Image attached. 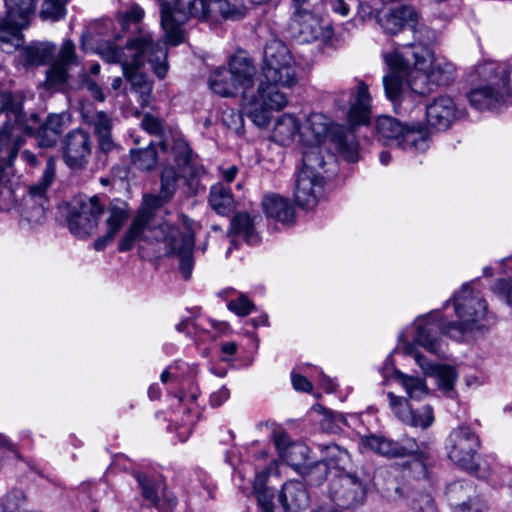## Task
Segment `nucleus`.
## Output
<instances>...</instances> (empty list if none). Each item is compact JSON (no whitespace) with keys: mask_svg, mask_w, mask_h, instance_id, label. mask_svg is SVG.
Listing matches in <instances>:
<instances>
[{"mask_svg":"<svg viewBox=\"0 0 512 512\" xmlns=\"http://www.w3.org/2000/svg\"><path fill=\"white\" fill-rule=\"evenodd\" d=\"M130 159L132 165L140 171H151L158 162L156 144L150 142L145 148L131 149Z\"/></svg>","mask_w":512,"mask_h":512,"instance_id":"44","label":"nucleus"},{"mask_svg":"<svg viewBox=\"0 0 512 512\" xmlns=\"http://www.w3.org/2000/svg\"><path fill=\"white\" fill-rule=\"evenodd\" d=\"M479 448V437L467 426L453 429L446 440L447 454L454 464L480 478H486L488 474L479 472L476 463Z\"/></svg>","mask_w":512,"mask_h":512,"instance_id":"12","label":"nucleus"},{"mask_svg":"<svg viewBox=\"0 0 512 512\" xmlns=\"http://www.w3.org/2000/svg\"><path fill=\"white\" fill-rule=\"evenodd\" d=\"M457 117L456 104L449 96H439L426 106L427 122L437 130L448 129Z\"/></svg>","mask_w":512,"mask_h":512,"instance_id":"26","label":"nucleus"},{"mask_svg":"<svg viewBox=\"0 0 512 512\" xmlns=\"http://www.w3.org/2000/svg\"><path fill=\"white\" fill-rule=\"evenodd\" d=\"M172 153L177 165L182 169L181 176L185 178L191 191L197 193L200 179L205 174L204 167L197 162L188 143L182 138L174 140Z\"/></svg>","mask_w":512,"mask_h":512,"instance_id":"20","label":"nucleus"},{"mask_svg":"<svg viewBox=\"0 0 512 512\" xmlns=\"http://www.w3.org/2000/svg\"><path fill=\"white\" fill-rule=\"evenodd\" d=\"M366 489L363 482L354 474H335L329 480L328 496L342 509H354L365 499Z\"/></svg>","mask_w":512,"mask_h":512,"instance_id":"14","label":"nucleus"},{"mask_svg":"<svg viewBox=\"0 0 512 512\" xmlns=\"http://www.w3.org/2000/svg\"><path fill=\"white\" fill-rule=\"evenodd\" d=\"M330 120L322 113H311L300 132L303 143L328 144L330 141ZM337 151L349 162L358 159V144L351 132L341 133L339 137L331 139Z\"/></svg>","mask_w":512,"mask_h":512,"instance_id":"10","label":"nucleus"},{"mask_svg":"<svg viewBox=\"0 0 512 512\" xmlns=\"http://www.w3.org/2000/svg\"><path fill=\"white\" fill-rule=\"evenodd\" d=\"M278 501L286 511L298 512L309 505V496L302 482L288 481L283 485Z\"/></svg>","mask_w":512,"mask_h":512,"instance_id":"30","label":"nucleus"},{"mask_svg":"<svg viewBox=\"0 0 512 512\" xmlns=\"http://www.w3.org/2000/svg\"><path fill=\"white\" fill-rule=\"evenodd\" d=\"M323 187V176L311 173L310 170H300L295 183V200L301 207L312 208Z\"/></svg>","mask_w":512,"mask_h":512,"instance_id":"24","label":"nucleus"},{"mask_svg":"<svg viewBox=\"0 0 512 512\" xmlns=\"http://www.w3.org/2000/svg\"><path fill=\"white\" fill-rule=\"evenodd\" d=\"M387 398L389 400L390 408L403 423L421 428H427L433 423L434 416L431 406L425 405L420 409L413 410L410 407L408 400L403 397H399L392 392H388Z\"/></svg>","mask_w":512,"mask_h":512,"instance_id":"21","label":"nucleus"},{"mask_svg":"<svg viewBox=\"0 0 512 512\" xmlns=\"http://www.w3.org/2000/svg\"><path fill=\"white\" fill-rule=\"evenodd\" d=\"M268 478L269 472L267 470L257 473L253 482V492L263 512H274L275 494L267 485Z\"/></svg>","mask_w":512,"mask_h":512,"instance_id":"37","label":"nucleus"},{"mask_svg":"<svg viewBox=\"0 0 512 512\" xmlns=\"http://www.w3.org/2000/svg\"><path fill=\"white\" fill-rule=\"evenodd\" d=\"M300 126L298 120L290 114L282 115L276 122L272 139L282 146L291 144L297 135L300 134Z\"/></svg>","mask_w":512,"mask_h":512,"instance_id":"36","label":"nucleus"},{"mask_svg":"<svg viewBox=\"0 0 512 512\" xmlns=\"http://www.w3.org/2000/svg\"><path fill=\"white\" fill-rule=\"evenodd\" d=\"M363 449L371 450L379 455L387 457H399L398 442L383 436L371 434L361 437Z\"/></svg>","mask_w":512,"mask_h":512,"instance_id":"42","label":"nucleus"},{"mask_svg":"<svg viewBox=\"0 0 512 512\" xmlns=\"http://www.w3.org/2000/svg\"><path fill=\"white\" fill-rule=\"evenodd\" d=\"M328 144L303 143V164L300 170H310L311 173L323 174L327 160L333 156L327 152Z\"/></svg>","mask_w":512,"mask_h":512,"instance_id":"33","label":"nucleus"},{"mask_svg":"<svg viewBox=\"0 0 512 512\" xmlns=\"http://www.w3.org/2000/svg\"><path fill=\"white\" fill-rule=\"evenodd\" d=\"M276 75L269 73V67H262V80L257 89V97H246L245 114L259 128L268 126L273 111L283 109L287 103V96L280 88H291L297 81L296 65H289V69L279 67Z\"/></svg>","mask_w":512,"mask_h":512,"instance_id":"3","label":"nucleus"},{"mask_svg":"<svg viewBox=\"0 0 512 512\" xmlns=\"http://www.w3.org/2000/svg\"><path fill=\"white\" fill-rule=\"evenodd\" d=\"M57 62L67 67L76 62L75 46L71 40H66L63 42Z\"/></svg>","mask_w":512,"mask_h":512,"instance_id":"58","label":"nucleus"},{"mask_svg":"<svg viewBox=\"0 0 512 512\" xmlns=\"http://www.w3.org/2000/svg\"><path fill=\"white\" fill-rule=\"evenodd\" d=\"M427 73L430 77V82L434 86L448 85L454 79L455 67L452 63L445 60H435L432 55Z\"/></svg>","mask_w":512,"mask_h":512,"instance_id":"43","label":"nucleus"},{"mask_svg":"<svg viewBox=\"0 0 512 512\" xmlns=\"http://www.w3.org/2000/svg\"><path fill=\"white\" fill-rule=\"evenodd\" d=\"M476 74L481 84L467 94L472 107L485 110L506 102L512 104V66L485 62L477 66Z\"/></svg>","mask_w":512,"mask_h":512,"instance_id":"5","label":"nucleus"},{"mask_svg":"<svg viewBox=\"0 0 512 512\" xmlns=\"http://www.w3.org/2000/svg\"><path fill=\"white\" fill-rule=\"evenodd\" d=\"M394 378L411 399L421 400L428 394L425 381L419 377L410 376L397 370L394 373Z\"/></svg>","mask_w":512,"mask_h":512,"instance_id":"45","label":"nucleus"},{"mask_svg":"<svg viewBox=\"0 0 512 512\" xmlns=\"http://www.w3.org/2000/svg\"><path fill=\"white\" fill-rule=\"evenodd\" d=\"M291 17L312 12L311 0H290Z\"/></svg>","mask_w":512,"mask_h":512,"instance_id":"63","label":"nucleus"},{"mask_svg":"<svg viewBox=\"0 0 512 512\" xmlns=\"http://www.w3.org/2000/svg\"><path fill=\"white\" fill-rule=\"evenodd\" d=\"M376 133L385 145L400 147L411 152H424L429 148L430 138L421 125L405 126L390 116H379Z\"/></svg>","mask_w":512,"mask_h":512,"instance_id":"8","label":"nucleus"},{"mask_svg":"<svg viewBox=\"0 0 512 512\" xmlns=\"http://www.w3.org/2000/svg\"><path fill=\"white\" fill-rule=\"evenodd\" d=\"M261 207L265 215L273 218L283 224H291L294 221L295 214L291 204L284 197L268 193L264 195Z\"/></svg>","mask_w":512,"mask_h":512,"instance_id":"32","label":"nucleus"},{"mask_svg":"<svg viewBox=\"0 0 512 512\" xmlns=\"http://www.w3.org/2000/svg\"><path fill=\"white\" fill-rule=\"evenodd\" d=\"M44 124L47 126L48 130H51L60 136L65 127V115L51 114L47 117Z\"/></svg>","mask_w":512,"mask_h":512,"instance_id":"62","label":"nucleus"},{"mask_svg":"<svg viewBox=\"0 0 512 512\" xmlns=\"http://www.w3.org/2000/svg\"><path fill=\"white\" fill-rule=\"evenodd\" d=\"M66 2L63 0H45L41 7V17L44 20L57 21L64 17Z\"/></svg>","mask_w":512,"mask_h":512,"instance_id":"50","label":"nucleus"},{"mask_svg":"<svg viewBox=\"0 0 512 512\" xmlns=\"http://www.w3.org/2000/svg\"><path fill=\"white\" fill-rule=\"evenodd\" d=\"M403 338L404 335H401L399 351L405 356L412 357L425 374L435 376L438 387L441 390L445 393H451L457 380L456 370L448 365H435L431 363L418 351L413 343Z\"/></svg>","mask_w":512,"mask_h":512,"instance_id":"17","label":"nucleus"},{"mask_svg":"<svg viewBox=\"0 0 512 512\" xmlns=\"http://www.w3.org/2000/svg\"><path fill=\"white\" fill-rule=\"evenodd\" d=\"M414 71L409 72L408 88L411 102V109L415 106L416 102L423 96L429 94L433 90V84L430 82V77L427 73L428 66L425 69L412 66Z\"/></svg>","mask_w":512,"mask_h":512,"instance_id":"35","label":"nucleus"},{"mask_svg":"<svg viewBox=\"0 0 512 512\" xmlns=\"http://www.w3.org/2000/svg\"><path fill=\"white\" fill-rule=\"evenodd\" d=\"M59 136L47 129V126L43 124L36 132L37 143L40 147H52L56 144Z\"/></svg>","mask_w":512,"mask_h":512,"instance_id":"57","label":"nucleus"},{"mask_svg":"<svg viewBox=\"0 0 512 512\" xmlns=\"http://www.w3.org/2000/svg\"><path fill=\"white\" fill-rule=\"evenodd\" d=\"M6 16L0 19V49L12 53L24 44L22 30L29 24L36 0H4Z\"/></svg>","mask_w":512,"mask_h":512,"instance_id":"11","label":"nucleus"},{"mask_svg":"<svg viewBox=\"0 0 512 512\" xmlns=\"http://www.w3.org/2000/svg\"><path fill=\"white\" fill-rule=\"evenodd\" d=\"M85 122L93 127L95 135L111 132V118L103 111L83 112Z\"/></svg>","mask_w":512,"mask_h":512,"instance_id":"46","label":"nucleus"},{"mask_svg":"<svg viewBox=\"0 0 512 512\" xmlns=\"http://www.w3.org/2000/svg\"><path fill=\"white\" fill-rule=\"evenodd\" d=\"M163 242L169 255L179 257V269L185 279H188L193 269L192 251L194 237L191 232L180 233L169 223H161L157 227L144 230L138 240Z\"/></svg>","mask_w":512,"mask_h":512,"instance_id":"9","label":"nucleus"},{"mask_svg":"<svg viewBox=\"0 0 512 512\" xmlns=\"http://www.w3.org/2000/svg\"><path fill=\"white\" fill-rule=\"evenodd\" d=\"M228 309L238 316H247L254 309L253 303L243 294L228 303Z\"/></svg>","mask_w":512,"mask_h":512,"instance_id":"55","label":"nucleus"},{"mask_svg":"<svg viewBox=\"0 0 512 512\" xmlns=\"http://www.w3.org/2000/svg\"><path fill=\"white\" fill-rule=\"evenodd\" d=\"M231 75L234 83L242 94V108L245 112L246 97H257V93H250L249 90L254 85L256 68L251 59L244 55H234L229 62V68L226 69Z\"/></svg>","mask_w":512,"mask_h":512,"instance_id":"23","label":"nucleus"},{"mask_svg":"<svg viewBox=\"0 0 512 512\" xmlns=\"http://www.w3.org/2000/svg\"><path fill=\"white\" fill-rule=\"evenodd\" d=\"M454 512H485V502L476 495L474 486L465 481L450 484L446 491Z\"/></svg>","mask_w":512,"mask_h":512,"instance_id":"22","label":"nucleus"},{"mask_svg":"<svg viewBox=\"0 0 512 512\" xmlns=\"http://www.w3.org/2000/svg\"><path fill=\"white\" fill-rule=\"evenodd\" d=\"M159 4L165 39L172 46L184 41L182 25L190 18L237 21L247 12L241 0H159Z\"/></svg>","mask_w":512,"mask_h":512,"instance_id":"1","label":"nucleus"},{"mask_svg":"<svg viewBox=\"0 0 512 512\" xmlns=\"http://www.w3.org/2000/svg\"><path fill=\"white\" fill-rule=\"evenodd\" d=\"M180 175L172 165H166L160 176L161 188L158 195H145L143 204L133 219L130 227L118 243L121 252L129 251L140 238L144 230L161 225L154 216V211L168 203L177 189Z\"/></svg>","mask_w":512,"mask_h":512,"instance_id":"6","label":"nucleus"},{"mask_svg":"<svg viewBox=\"0 0 512 512\" xmlns=\"http://www.w3.org/2000/svg\"><path fill=\"white\" fill-rule=\"evenodd\" d=\"M141 67H131L124 63V76L130 82L132 90L139 95V100L142 106L149 102L152 93V82L144 74L138 72Z\"/></svg>","mask_w":512,"mask_h":512,"instance_id":"39","label":"nucleus"},{"mask_svg":"<svg viewBox=\"0 0 512 512\" xmlns=\"http://www.w3.org/2000/svg\"><path fill=\"white\" fill-rule=\"evenodd\" d=\"M413 512H439L434 498L429 493L417 492L411 498Z\"/></svg>","mask_w":512,"mask_h":512,"instance_id":"51","label":"nucleus"},{"mask_svg":"<svg viewBox=\"0 0 512 512\" xmlns=\"http://www.w3.org/2000/svg\"><path fill=\"white\" fill-rule=\"evenodd\" d=\"M55 175V161L49 158L41 179L29 186L22 199L23 214L29 222L41 223L45 219L49 204L48 190L54 182Z\"/></svg>","mask_w":512,"mask_h":512,"instance_id":"13","label":"nucleus"},{"mask_svg":"<svg viewBox=\"0 0 512 512\" xmlns=\"http://www.w3.org/2000/svg\"><path fill=\"white\" fill-rule=\"evenodd\" d=\"M222 121L228 129L233 130L236 133L243 131V115L234 109H227L222 113Z\"/></svg>","mask_w":512,"mask_h":512,"instance_id":"54","label":"nucleus"},{"mask_svg":"<svg viewBox=\"0 0 512 512\" xmlns=\"http://www.w3.org/2000/svg\"><path fill=\"white\" fill-rule=\"evenodd\" d=\"M432 59V51L422 43L402 45L384 54V61L391 72L383 77L386 97L393 103L398 113H408L411 109L408 80H403L411 66L425 69Z\"/></svg>","mask_w":512,"mask_h":512,"instance_id":"2","label":"nucleus"},{"mask_svg":"<svg viewBox=\"0 0 512 512\" xmlns=\"http://www.w3.org/2000/svg\"><path fill=\"white\" fill-rule=\"evenodd\" d=\"M20 109V103L10 92H0V111L13 112L16 116Z\"/></svg>","mask_w":512,"mask_h":512,"instance_id":"59","label":"nucleus"},{"mask_svg":"<svg viewBox=\"0 0 512 512\" xmlns=\"http://www.w3.org/2000/svg\"><path fill=\"white\" fill-rule=\"evenodd\" d=\"M144 15V11L141 7H139L138 5H134L133 7L130 8L129 11L123 13L122 15H120L119 17V21L121 23V26L123 28H126V26L131 23V22H138L142 19Z\"/></svg>","mask_w":512,"mask_h":512,"instance_id":"61","label":"nucleus"},{"mask_svg":"<svg viewBox=\"0 0 512 512\" xmlns=\"http://www.w3.org/2000/svg\"><path fill=\"white\" fill-rule=\"evenodd\" d=\"M453 305L460 322L449 323L447 335L455 340H461L467 331H487L493 324L485 299L470 284H464L454 295Z\"/></svg>","mask_w":512,"mask_h":512,"instance_id":"7","label":"nucleus"},{"mask_svg":"<svg viewBox=\"0 0 512 512\" xmlns=\"http://www.w3.org/2000/svg\"><path fill=\"white\" fill-rule=\"evenodd\" d=\"M320 463L335 474L343 473L350 464V455L348 451L337 444L331 443L321 448Z\"/></svg>","mask_w":512,"mask_h":512,"instance_id":"34","label":"nucleus"},{"mask_svg":"<svg viewBox=\"0 0 512 512\" xmlns=\"http://www.w3.org/2000/svg\"><path fill=\"white\" fill-rule=\"evenodd\" d=\"M92 154V139L88 132L75 129L69 132L63 141L62 156L65 164L72 170H83Z\"/></svg>","mask_w":512,"mask_h":512,"instance_id":"18","label":"nucleus"},{"mask_svg":"<svg viewBox=\"0 0 512 512\" xmlns=\"http://www.w3.org/2000/svg\"><path fill=\"white\" fill-rule=\"evenodd\" d=\"M209 205L219 215H228L234 209V199L230 188L222 183H216L211 186Z\"/></svg>","mask_w":512,"mask_h":512,"instance_id":"38","label":"nucleus"},{"mask_svg":"<svg viewBox=\"0 0 512 512\" xmlns=\"http://www.w3.org/2000/svg\"><path fill=\"white\" fill-rule=\"evenodd\" d=\"M378 23L388 34H397L405 27L414 29L418 23L419 15L414 7L403 5L378 14Z\"/></svg>","mask_w":512,"mask_h":512,"instance_id":"25","label":"nucleus"},{"mask_svg":"<svg viewBox=\"0 0 512 512\" xmlns=\"http://www.w3.org/2000/svg\"><path fill=\"white\" fill-rule=\"evenodd\" d=\"M289 30L294 38L305 43L317 40L327 42L333 36V30L329 26L321 25L313 11L290 17Z\"/></svg>","mask_w":512,"mask_h":512,"instance_id":"19","label":"nucleus"},{"mask_svg":"<svg viewBox=\"0 0 512 512\" xmlns=\"http://www.w3.org/2000/svg\"><path fill=\"white\" fill-rule=\"evenodd\" d=\"M51 56V50L44 46H28L23 50V59L26 65H42Z\"/></svg>","mask_w":512,"mask_h":512,"instance_id":"49","label":"nucleus"},{"mask_svg":"<svg viewBox=\"0 0 512 512\" xmlns=\"http://www.w3.org/2000/svg\"><path fill=\"white\" fill-rule=\"evenodd\" d=\"M289 65H296L288 47L279 40H272L265 46L262 67H269L270 75L277 73V68L289 69Z\"/></svg>","mask_w":512,"mask_h":512,"instance_id":"31","label":"nucleus"},{"mask_svg":"<svg viewBox=\"0 0 512 512\" xmlns=\"http://www.w3.org/2000/svg\"><path fill=\"white\" fill-rule=\"evenodd\" d=\"M15 203L14 191L10 186V181L4 173V166L0 165V209L8 210Z\"/></svg>","mask_w":512,"mask_h":512,"instance_id":"53","label":"nucleus"},{"mask_svg":"<svg viewBox=\"0 0 512 512\" xmlns=\"http://www.w3.org/2000/svg\"><path fill=\"white\" fill-rule=\"evenodd\" d=\"M413 326L415 343L435 355H440L443 352L440 334H447L448 324H444L438 312H431L416 318Z\"/></svg>","mask_w":512,"mask_h":512,"instance_id":"16","label":"nucleus"},{"mask_svg":"<svg viewBox=\"0 0 512 512\" xmlns=\"http://www.w3.org/2000/svg\"><path fill=\"white\" fill-rule=\"evenodd\" d=\"M167 41L153 42L150 34L145 33L129 40L125 48L108 46L102 51V57L109 63H120L124 72V63L131 68L142 67L148 62L156 76L160 79L166 76Z\"/></svg>","mask_w":512,"mask_h":512,"instance_id":"4","label":"nucleus"},{"mask_svg":"<svg viewBox=\"0 0 512 512\" xmlns=\"http://www.w3.org/2000/svg\"><path fill=\"white\" fill-rule=\"evenodd\" d=\"M230 232L233 235H241L250 245L259 242V236L255 231V217L252 218L246 212L236 214L230 223Z\"/></svg>","mask_w":512,"mask_h":512,"instance_id":"40","label":"nucleus"},{"mask_svg":"<svg viewBox=\"0 0 512 512\" xmlns=\"http://www.w3.org/2000/svg\"><path fill=\"white\" fill-rule=\"evenodd\" d=\"M372 98L368 86L363 81H358L354 92L351 93V103L347 114V120L351 127L366 125L371 118Z\"/></svg>","mask_w":512,"mask_h":512,"instance_id":"27","label":"nucleus"},{"mask_svg":"<svg viewBox=\"0 0 512 512\" xmlns=\"http://www.w3.org/2000/svg\"><path fill=\"white\" fill-rule=\"evenodd\" d=\"M128 217L129 212L126 204L109 206L106 218L107 232L104 236L95 240V250L101 251L105 249L106 246L114 240L116 234L127 221Z\"/></svg>","mask_w":512,"mask_h":512,"instance_id":"29","label":"nucleus"},{"mask_svg":"<svg viewBox=\"0 0 512 512\" xmlns=\"http://www.w3.org/2000/svg\"><path fill=\"white\" fill-rule=\"evenodd\" d=\"M26 504V495L20 489L11 490L0 505V512H22Z\"/></svg>","mask_w":512,"mask_h":512,"instance_id":"52","label":"nucleus"},{"mask_svg":"<svg viewBox=\"0 0 512 512\" xmlns=\"http://www.w3.org/2000/svg\"><path fill=\"white\" fill-rule=\"evenodd\" d=\"M136 479L142 489L143 497L150 501L154 506L160 507L158 491L161 483L157 480H151L144 474H137Z\"/></svg>","mask_w":512,"mask_h":512,"instance_id":"48","label":"nucleus"},{"mask_svg":"<svg viewBox=\"0 0 512 512\" xmlns=\"http://www.w3.org/2000/svg\"><path fill=\"white\" fill-rule=\"evenodd\" d=\"M18 124H5L0 130V165L10 166L23 143Z\"/></svg>","mask_w":512,"mask_h":512,"instance_id":"28","label":"nucleus"},{"mask_svg":"<svg viewBox=\"0 0 512 512\" xmlns=\"http://www.w3.org/2000/svg\"><path fill=\"white\" fill-rule=\"evenodd\" d=\"M209 87L214 93L223 97L236 96L241 93L225 68H217L211 73Z\"/></svg>","mask_w":512,"mask_h":512,"instance_id":"41","label":"nucleus"},{"mask_svg":"<svg viewBox=\"0 0 512 512\" xmlns=\"http://www.w3.org/2000/svg\"><path fill=\"white\" fill-rule=\"evenodd\" d=\"M67 66L56 62L47 71V81L51 85L62 84L67 79Z\"/></svg>","mask_w":512,"mask_h":512,"instance_id":"56","label":"nucleus"},{"mask_svg":"<svg viewBox=\"0 0 512 512\" xmlns=\"http://www.w3.org/2000/svg\"><path fill=\"white\" fill-rule=\"evenodd\" d=\"M102 212L103 206L97 197L79 198L68 217L69 230L78 238L92 235L96 231Z\"/></svg>","mask_w":512,"mask_h":512,"instance_id":"15","label":"nucleus"},{"mask_svg":"<svg viewBox=\"0 0 512 512\" xmlns=\"http://www.w3.org/2000/svg\"><path fill=\"white\" fill-rule=\"evenodd\" d=\"M141 126L151 135H161L164 129L162 120L149 114L143 117Z\"/></svg>","mask_w":512,"mask_h":512,"instance_id":"60","label":"nucleus"},{"mask_svg":"<svg viewBox=\"0 0 512 512\" xmlns=\"http://www.w3.org/2000/svg\"><path fill=\"white\" fill-rule=\"evenodd\" d=\"M308 455L309 448L305 444L294 442L293 445L286 449L281 458L290 466L300 467L305 464Z\"/></svg>","mask_w":512,"mask_h":512,"instance_id":"47","label":"nucleus"},{"mask_svg":"<svg viewBox=\"0 0 512 512\" xmlns=\"http://www.w3.org/2000/svg\"><path fill=\"white\" fill-rule=\"evenodd\" d=\"M98 149L104 154L112 152L116 148V144L112 138L111 132L97 135Z\"/></svg>","mask_w":512,"mask_h":512,"instance_id":"64","label":"nucleus"}]
</instances>
